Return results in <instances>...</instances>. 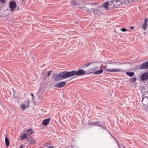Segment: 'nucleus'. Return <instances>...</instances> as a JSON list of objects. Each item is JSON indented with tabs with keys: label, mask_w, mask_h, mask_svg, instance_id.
<instances>
[{
	"label": "nucleus",
	"mask_w": 148,
	"mask_h": 148,
	"mask_svg": "<svg viewBox=\"0 0 148 148\" xmlns=\"http://www.w3.org/2000/svg\"><path fill=\"white\" fill-rule=\"evenodd\" d=\"M62 73L63 79H65L73 76H80L85 74V71L83 69H81L77 71L75 70L70 72L65 71L62 72Z\"/></svg>",
	"instance_id": "nucleus-1"
},
{
	"label": "nucleus",
	"mask_w": 148,
	"mask_h": 148,
	"mask_svg": "<svg viewBox=\"0 0 148 148\" xmlns=\"http://www.w3.org/2000/svg\"><path fill=\"white\" fill-rule=\"evenodd\" d=\"M117 2L116 0H112L109 2H106L103 3V6L106 9L111 8L114 6H117L119 5H116Z\"/></svg>",
	"instance_id": "nucleus-2"
},
{
	"label": "nucleus",
	"mask_w": 148,
	"mask_h": 148,
	"mask_svg": "<svg viewBox=\"0 0 148 148\" xmlns=\"http://www.w3.org/2000/svg\"><path fill=\"white\" fill-rule=\"evenodd\" d=\"M89 4L90 5H92V8H90V13L91 14H92V13H94V15H98L100 13V11L99 10H98L97 9H96L95 8V6H96V8H99V6L98 4L95 3H90Z\"/></svg>",
	"instance_id": "nucleus-3"
},
{
	"label": "nucleus",
	"mask_w": 148,
	"mask_h": 148,
	"mask_svg": "<svg viewBox=\"0 0 148 148\" xmlns=\"http://www.w3.org/2000/svg\"><path fill=\"white\" fill-rule=\"evenodd\" d=\"M117 2L116 5H120L122 4H128L131 3L134 0H116Z\"/></svg>",
	"instance_id": "nucleus-4"
},
{
	"label": "nucleus",
	"mask_w": 148,
	"mask_h": 148,
	"mask_svg": "<svg viewBox=\"0 0 148 148\" xmlns=\"http://www.w3.org/2000/svg\"><path fill=\"white\" fill-rule=\"evenodd\" d=\"M9 7L10 11H13L16 7V2L13 1H11L9 3Z\"/></svg>",
	"instance_id": "nucleus-5"
},
{
	"label": "nucleus",
	"mask_w": 148,
	"mask_h": 148,
	"mask_svg": "<svg viewBox=\"0 0 148 148\" xmlns=\"http://www.w3.org/2000/svg\"><path fill=\"white\" fill-rule=\"evenodd\" d=\"M66 81L58 82L55 84L54 86L56 88H62L64 86L66 85Z\"/></svg>",
	"instance_id": "nucleus-6"
},
{
	"label": "nucleus",
	"mask_w": 148,
	"mask_h": 148,
	"mask_svg": "<svg viewBox=\"0 0 148 148\" xmlns=\"http://www.w3.org/2000/svg\"><path fill=\"white\" fill-rule=\"evenodd\" d=\"M33 132V130L32 129H28L23 131V133H25L27 137H29Z\"/></svg>",
	"instance_id": "nucleus-7"
},
{
	"label": "nucleus",
	"mask_w": 148,
	"mask_h": 148,
	"mask_svg": "<svg viewBox=\"0 0 148 148\" xmlns=\"http://www.w3.org/2000/svg\"><path fill=\"white\" fill-rule=\"evenodd\" d=\"M62 76V72L57 74L54 77L55 80L56 81H58L63 79Z\"/></svg>",
	"instance_id": "nucleus-8"
},
{
	"label": "nucleus",
	"mask_w": 148,
	"mask_h": 148,
	"mask_svg": "<svg viewBox=\"0 0 148 148\" xmlns=\"http://www.w3.org/2000/svg\"><path fill=\"white\" fill-rule=\"evenodd\" d=\"M25 102L26 104H23L21 105L20 106V107L23 110H24L26 108H28L29 105L30 103L28 101H27Z\"/></svg>",
	"instance_id": "nucleus-9"
},
{
	"label": "nucleus",
	"mask_w": 148,
	"mask_h": 148,
	"mask_svg": "<svg viewBox=\"0 0 148 148\" xmlns=\"http://www.w3.org/2000/svg\"><path fill=\"white\" fill-rule=\"evenodd\" d=\"M148 78V73L146 72L143 73L141 76L140 79L142 80H146Z\"/></svg>",
	"instance_id": "nucleus-10"
},
{
	"label": "nucleus",
	"mask_w": 148,
	"mask_h": 148,
	"mask_svg": "<svg viewBox=\"0 0 148 148\" xmlns=\"http://www.w3.org/2000/svg\"><path fill=\"white\" fill-rule=\"evenodd\" d=\"M100 123L102 124L103 123V122L102 123L98 121L94 122H90L88 123V124L90 125H96L97 126L101 127V125L100 124Z\"/></svg>",
	"instance_id": "nucleus-11"
},
{
	"label": "nucleus",
	"mask_w": 148,
	"mask_h": 148,
	"mask_svg": "<svg viewBox=\"0 0 148 148\" xmlns=\"http://www.w3.org/2000/svg\"><path fill=\"white\" fill-rule=\"evenodd\" d=\"M140 68L141 69H143L148 68V61L142 64L140 66Z\"/></svg>",
	"instance_id": "nucleus-12"
},
{
	"label": "nucleus",
	"mask_w": 148,
	"mask_h": 148,
	"mask_svg": "<svg viewBox=\"0 0 148 148\" xmlns=\"http://www.w3.org/2000/svg\"><path fill=\"white\" fill-rule=\"evenodd\" d=\"M51 119L50 118H48L47 119L43 120L42 121V124L45 125H47L49 123Z\"/></svg>",
	"instance_id": "nucleus-13"
},
{
	"label": "nucleus",
	"mask_w": 148,
	"mask_h": 148,
	"mask_svg": "<svg viewBox=\"0 0 148 148\" xmlns=\"http://www.w3.org/2000/svg\"><path fill=\"white\" fill-rule=\"evenodd\" d=\"M148 20V18L145 19L144 20V23L143 24L142 28L144 30L146 29L147 25V22Z\"/></svg>",
	"instance_id": "nucleus-14"
},
{
	"label": "nucleus",
	"mask_w": 148,
	"mask_h": 148,
	"mask_svg": "<svg viewBox=\"0 0 148 148\" xmlns=\"http://www.w3.org/2000/svg\"><path fill=\"white\" fill-rule=\"evenodd\" d=\"M79 8L82 10L85 11L87 12H90V10L89 8L88 7H86V6L83 7L82 6H79Z\"/></svg>",
	"instance_id": "nucleus-15"
},
{
	"label": "nucleus",
	"mask_w": 148,
	"mask_h": 148,
	"mask_svg": "<svg viewBox=\"0 0 148 148\" xmlns=\"http://www.w3.org/2000/svg\"><path fill=\"white\" fill-rule=\"evenodd\" d=\"M107 71L111 72H117L120 71H121L120 69H107L106 70Z\"/></svg>",
	"instance_id": "nucleus-16"
},
{
	"label": "nucleus",
	"mask_w": 148,
	"mask_h": 148,
	"mask_svg": "<svg viewBox=\"0 0 148 148\" xmlns=\"http://www.w3.org/2000/svg\"><path fill=\"white\" fill-rule=\"evenodd\" d=\"M5 142L6 146L7 147H8L10 145V142L7 136L5 138Z\"/></svg>",
	"instance_id": "nucleus-17"
},
{
	"label": "nucleus",
	"mask_w": 148,
	"mask_h": 148,
	"mask_svg": "<svg viewBox=\"0 0 148 148\" xmlns=\"http://www.w3.org/2000/svg\"><path fill=\"white\" fill-rule=\"evenodd\" d=\"M27 141L30 144H34L36 143L35 140L32 138L28 139Z\"/></svg>",
	"instance_id": "nucleus-18"
},
{
	"label": "nucleus",
	"mask_w": 148,
	"mask_h": 148,
	"mask_svg": "<svg viewBox=\"0 0 148 148\" xmlns=\"http://www.w3.org/2000/svg\"><path fill=\"white\" fill-rule=\"evenodd\" d=\"M27 137L25 133L22 134L21 135V140H23L25 138H26Z\"/></svg>",
	"instance_id": "nucleus-19"
},
{
	"label": "nucleus",
	"mask_w": 148,
	"mask_h": 148,
	"mask_svg": "<svg viewBox=\"0 0 148 148\" xmlns=\"http://www.w3.org/2000/svg\"><path fill=\"white\" fill-rule=\"evenodd\" d=\"M71 5L74 6L76 5H77V1L75 0H73L71 2Z\"/></svg>",
	"instance_id": "nucleus-20"
},
{
	"label": "nucleus",
	"mask_w": 148,
	"mask_h": 148,
	"mask_svg": "<svg viewBox=\"0 0 148 148\" xmlns=\"http://www.w3.org/2000/svg\"><path fill=\"white\" fill-rule=\"evenodd\" d=\"M103 72V70H99L98 71H95L94 73V74H101V73H102Z\"/></svg>",
	"instance_id": "nucleus-21"
},
{
	"label": "nucleus",
	"mask_w": 148,
	"mask_h": 148,
	"mask_svg": "<svg viewBox=\"0 0 148 148\" xmlns=\"http://www.w3.org/2000/svg\"><path fill=\"white\" fill-rule=\"evenodd\" d=\"M126 74L130 77H132L134 76V73L133 72H127L126 73Z\"/></svg>",
	"instance_id": "nucleus-22"
},
{
	"label": "nucleus",
	"mask_w": 148,
	"mask_h": 148,
	"mask_svg": "<svg viewBox=\"0 0 148 148\" xmlns=\"http://www.w3.org/2000/svg\"><path fill=\"white\" fill-rule=\"evenodd\" d=\"M137 80V79L136 77H134L133 78L130 79V82H134Z\"/></svg>",
	"instance_id": "nucleus-23"
},
{
	"label": "nucleus",
	"mask_w": 148,
	"mask_h": 148,
	"mask_svg": "<svg viewBox=\"0 0 148 148\" xmlns=\"http://www.w3.org/2000/svg\"><path fill=\"white\" fill-rule=\"evenodd\" d=\"M96 69H97V68L96 67H95V68H93V69H92V70L91 71V72L89 73H95L94 72H95L96 70ZM89 74V73H85V74Z\"/></svg>",
	"instance_id": "nucleus-24"
},
{
	"label": "nucleus",
	"mask_w": 148,
	"mask_h": 148,
	"mask_svg": "<svg viewBox=\"0 0 148 148\" xmlns=\"http://www.w3.org/2000/svg\"><path fill=\"white\" fill-rule=\"evenodd\" d=\"M93 63L92 62H88V63H87L86 64H85V67H88V66H89V65H90L91 64H92Z\"/></svg>",
	"instance_id": "nucleus-25"
},
{
	"label": "nucleus",
	"mask_w": 148,
	"mask_h": 148,
	"mask_svg": "<svg viewBox=\"0 0 148 148\" xmlns=\"http://www.w3.org/2000/svg\"><path fill=\"white\" fill-rule=\"evenodd\" d=\"M121 30L123 32H125L127 31V29L125 28H121Z\"/></svg>",
	"instance_id": "nucleus-26"
},
{
	"label": "nucleus",
	"mask_w": 148,
	"mask_h": 148,
	"mask_svg": "<svg viewBox=\"0 0 148 148\" xmlns=\"http://www.w3.org/2000/svg\"><path fill=\"white\" fill-rule=\"evenodd\" d=\"M0 1L3 3H4L5 2V0H0Z\"/></svg>",
	"instance_id": "nucleus-27"
},
{
	"label": "nucleus",
	"mask_w": 148,
	"mask_h": 148,
	"mask_svg": "<svg viewBox=\"0 0 148 148\" xmlns=\"http://www.w3.org/2000/svg\"><path fill=\"white\" fill-rule=\"evenodd\" d=\"M52 72V71H49L48 73V76H49L51 75V73Z\"/></svg>",
	"instance_id": "nucleus-28"
},
{
	"label": "nucleus",
	"mask_w": 148,
	"mask_h": 148,
	"mask_svg": "<svg viewBox=\"0 0 148 148\" xmlns=\"http://www.w3.org/2000/svg\"><path fill=\"white\" fill-rule=\"evenodd\" d=\"M116 141L117 142V145H118V146H119V147H120L119 143H118V141H117V140H116Z\"/></svg>",
	"instance_id": "nucleus-29"
},
{
	"label": "nucleus",
	"mask_w": 148,
	"mask_h": 148,
	"mask_svg": "<svg viewBox=\"0 0 148 148\" xmlns=\"http://www.w3.org/2000/svg\"><path fill=\"white\" fill-rule=\"evenodd\" d=\"M54 147L53 146H51L49 147H47V148H53Z\"/></svg>",
	"instance_id": "nucleus-30"
},
{
	"label": "nucleus",
	"mask_w": 148,
	"mask_h": 148,
	"mask_svg": "<svg viewBox=\"0 0 148 148\" xmlns=\"http://www.w3.org/2000/svg\"><path fill=\"white\" fill-rule=\"evenodd\" d=\"M134 27L133 26H132L130 27V29H134Z\"/></svg>",
	"instance_id": "nucleus-31"
},
{
	"label": "nucleus",
	"mask_w": 148,
	"mask_h": 148,
	"mask_svg": "<svg viewBox=\"0 0 148 148\" xmlns=\"http://www.w3.org/2000/svg\"><path fill=\"white\" fill-rule=\"evenodd\" d=\"M112 63H115L116 64H117V63H116V62H111Z\"/></svg>",
	"instance_id": "nucleus-32"
},
{
	"label": "nucleus",
	"mask_w": 148,
	"mask_h": 148,
	"mask_svg": "<svg viewBox=\"0 0 148 148\" xmlns=\"http://www.w3.org/2000/svg\"><path fill=\"white\" fill-rule=\"evenodd\" d=\"M74 22L76 24H78V22L77 21H75Z\"/></svg>",
	"instance_id": "nucleus-33"
},
{
	"label": "nucleus",
	"mask_w": 148,
	"mask_h": 148,
	"mask_svg": "<svg viewBox=\"0 0 148 148\" xmlns=\"http://www.w3.org/2000/svg\"><path fill=\"white\" fill-rule=\"evenodd\" d=\"M21 148H23V146L22 145H21L20 146Z\"/></svg>",
	"instance_id": "nucleus-34"
},
{
	"label": "nucleus",
	"mask_w": 148,
	"mask_h": 148,
	"mask_svg": "<svg viewBox=\"0 0 148 148\" xmlns=\"http://www.w3.org/2000/svg\"><path fill=\"white\" fill-rule=\"evenodd\" d=\"M31 96L33 97H34V95H33V94H32V93H31Z\"/></svg>",
	"instance_id": "nucleus-35"
},
{
	"label": "nucleus",
	"mask_w": 148,
	"mask_h": 148,
	"mask_svg": "<svg viewBox=\"0 0 148 148\" xmlns=\"http://www.w3.org/2000/svg\"><path fill=\"white\" fill-rule=\"evenodd\" d=\"M103 128L104 129H105V128L103 127L102 126V125H101V127Z\"/></svg>",
	"instance_id": "nucleus-36"
},
{
	"label": "nucleus",
	"mask_w": 148,
	"mask_h": 148,
	"mask_svg": "<svg viewBox=\"0 0 148 148\" xmlns=\"http://www.w3.org/2000/svg\"><path fill=\"white\" fill-rule=\"evenodd\" d=\"M111 5H112V4L110 5V6H111Z\"/></svg>",
	"instance_id": "nucleus-37"
},
{
	"label": "nucleus",
	"mask_w": 148,
	"mask_h": 148,
	"mask_svg": "<svg viewBox=\"0 0 148 148\" xmlns=\"http://www.w3.org/2000/svg\"><path fill=\"white\" fill-rule=\"evenodd\" d=\"M142 101H143V99L142 100Z\"/></svg>",
	"instance_id": "nucleus-38"
},
{
	"label": "nucleus",
	"mask_w": 148,
	"mask_h": 148,
	"mask_svg": "<svg viewBox=\"0 0 148 148\" xmlns=\"http://www.w3.org/2000/svg\"><path fill=\"white\" fill-rule=\"evenodd\" d=\"M24 0H23V1Z\"/></svg>",
	"instance_id": "nucleus-39"
}]
</instances>
